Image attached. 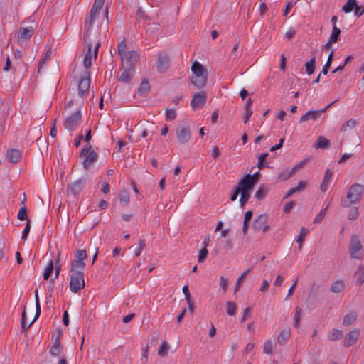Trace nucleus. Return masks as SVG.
Here are the masks:
<instances>
[{
    "label": "nucleus",
    "instance_id": "3c124183",
    "mask_svg": "<svg viewBox=\"0 0 364 364\" xmlns=\"http://www.w3.org/2000/svg\"><path fill=\"white\" fill-rule=\"evenodd\" d=\"M30 230H31V220H27V223H26V225L23 231V233H22V240H25L27 239V237L29 234V232H30Z\"/></svg>",
    "mask_w": 364,
    "mask_h": 364
},
{
    "label": "nucleus",
    "instance_id": "39448f33",
    "mask_svg": "<svg viewBox=\"0 0 364 364\" xmlns=\"http://www.w3.org/2000/svg\"><path fill=\"white\" fill-rule=\"evenodd\" d=\"M90 87V73L89 70H85L78 82V95L83 98L87 93Z\"/></svg>",
    "mask_w": 364,
    "mask_h": 364
},
{
    "label": "nucleus",
    "instance_id": "473e14b6",
    "mask_svg": "<svg viewBox=\"0 0 364 364\" xmlns=\"http://www.w3.org/2000/svg\"><path fill=\"white\" fill-rule=\"evenodd\" d=\"M333 58V50H332L331 52V53L329 54V55L328 57L327 62L323 65V69H322V70L321 72V74H323L324 75H326L328 74L329 68H330V67L331 66V64H332Z\"/></svg>",
    "mask_w": 364,
    "mask_h": 364
},
{
    "label": "nucleus",
    "instance_id": "f257e3e1",
    "mask_svg": "<svg viewBox=\"0 0 364 364\" xmlns=\"http://www.w3.org/2000/svg\"><path fill=\"white\" fill-rule=\"evenodd\" d=\"M364 193V186L355 183L353 184L347 192L346 196L341 200V205L344 208L350 207L352 205L360 202Z\"/></svg>",
    "mask_w": 364,
    "mask_h": 364
},
{
    "label": "nucleus",
    "instance_id": "aec40b11",
    "mask_svg": "<svg viewBox=\"0 0 364 364\" xmlns=\"http://www.w3.org/2000/svg\"><path fill=\"white\" fill-rule=\"evenodd\" d=\"M97 18V17L94 16H90V14H89L88 18L85 21L84 34H83V40L85 43L87 41V40L90 37V30Z\"/></svg>",
    "mask_w": 364,
    "mask_h": 364
},
{
    "label": "nucleus",
    "instance_id": "4d7b16f0",
    "mask_svg": "<svg viewBox=\"0 0 364 364\" xmlns=\"http://www.w3.org/2000/svg\"><path fill=\"white\" fill-rule=\"evenodd\" d=\"M136 16L139 19L144 18L146 20H150V18L146 15L144 11L141 8H139L136 12Z\"/></svg>",
    "mask_w": 364,
    "mask_h": 364
},
{
    "label": "nucleus",
    "instance_id": "423d86ee",
    "mask_svg": "<svg viewBox=\"0 0 364 364\" xmlns=\"http://www.w3.org/2000/svg\"><path fill=\"white\" fill-rule=\"evenodd\" d=\"M82 119V114L80 110L76 111L71 116L63 122V126L69 131H74L80 124Z\"/></svg>",
    "mask_w": 364,
    "mask_h": 364
},
{
    "label": "nucleus",
    "instance_id": "4468645a",
    "mask_svg": "<svg viewBox=\"0 0 364 364\" xmlns=\"http://www.w3.org/2000/svg\"><path fill=\"white\" fill-rule=\"evenodd\" d=\"M360 331L359 329H353L347 333L343 340V346L345 347H350L355 344L358 337L360 336Z\"/></svg>",
    "mask_w": 364,
    "mask_h": 364
},
{
    "label": "nucleus",
    "instance_id": "774afa93",
    "mask_svg": "<svg viewBox=\"0 0 364 364\" xmlns=\"http://www.w3.org/2000/svg\"><path fill=\"white\" fill-rule=\"evenodd\" d=\"M364 14V7L362 9L360 6L358 5L355 7V16L358 18L360 17Z\"/></svg>",
    "mask_w": 364,
    "mask_h": 364
},
{
    "label": "nucleus",
    "instance_id": "09e8293b",
    "mask_svg": "<svg viewBox=\"0 0 364 364\" xmlns=\"http://www.w3.org/2000/svg\"><path fill=\"white\" fill-rule=\"evenodd\" d=\"M35 296H36V314H35L33 318H38V317L41 315V306H40L39 299L38 296V290L37 289L35 291Z\"/></svg>",
    "mask_w": 364,
    "mask_h": 364
},
{
    "label": "nucleus",
    "instance_id": "9b49d317",
    "mask_svg": "<svg viewBox=\"0 0 364 364\" xmlns=\"http://www.w3.org/2000/svg\"><path fill=\"white\" fill-rule=\"evenodd\" d=\"M34 33V29L32 27H21L16 34L19 45H23L25 41L29 40Z\"/></svg>",
    "mask_w": 364,
    "mask_h": 364
},
{
    "label": "nucleus",
    "instance_id": "de8ad7c7",
    "mask_svg": "<svg viewBox=\"0 0 364 364\" xmlns=\"http://www.w3.org/2000/svg\"><path fill=\"white\" fill-rule=\"evenodd\" d=\"M46 53H45V56L44 58H43V60L39 63L38 64V67H39V69L41 68L42 65L44 63V62L48 59H50V55H51V53H52V48L50 46H46Z\"/></svg>",
    "mask_w": 364,
    "mask_h": 364
},
{
    "label": "nucleus",
    "instance_id": "79ce46f5",
    "mask_svg": "<svg viewBox=\"0 0 364 364\" xmlns=\"http://www.w3.org/2000/svg\"><path fill=\"white\" fill-rule=\"evenodd\" d=\"M237 309L236 304L231 301L227 302V314L230 316H233L235 314Z\"/></svg>",
    "mask_w": 364,
    "mask_h": 364
},
{
    "label": "nucleus",
    "instance_id": "c03bdc74",
    "mask_svg": "<svg viewBox=\"0 0 364 364\" xmlns=\"http://www.w3.org/2000/svg\"><path fill=\"white\" fill-rule=\"evenodd\" d=\"M241 197L240 199V207L243 208L245 205V203L248 201L250 197V193H246V192H240Z\"/></svg>",
    "mask_w": 364,
    "mask_h": 364
},
{
    "label": "nucleus",
    "instance_id": "ddd939ff",
    "mask_svg": "<svg viewBox=\"0 0 364 364\" xmlns=\"http://www.w3.org/2000/svg\"><path fill=\"white\" fill-rule=\"evenodd\" d=\"M255 184L251 181L250 174H246L237 183V188L241 190V192L250 193L252 190Z\"/></svg>",
    "mask_w": 364,
    "mask_h": 364
},
{
    "label": "nucleus",
    "instance_id": "2f4dec72",
    "mask_svg": "<svg viewBox=\"0 0 364 364\" xmlns=\"http://www.w3.org/2000/svg\"><path fill=\"white\" fill-rule=\"evenodd\" d=\"M269 189L264 185H262L255 193V198L257 200H263L267 196Z\"/></svg>",
    "mask_w": 364,
    "mask_h": 364
},
{
    "label": "nucleus",
    "instance_id": "5fc2aeb1",
    "mask_svg": "<svg viewBox=\"0 0 364 364\" xmlns=\"http://www.w3.org/2000/svg\"><path fill=\"white\" fill-rule=\"evenodd\" d=\"M166 117L167 120H173L176 117V112L174 109H168L166 112Z\"/></svg>",
    "mask_w": 364,
    "mask_h": 364
},
{
    "label": "nucleus",
    "instance_id": "338daca9",
    "mask_svg": "<svg viewBox=\"0 0 364 364\" xmlns=\"http://www.w3.org/2000/svg\"><path fill=\"white\" fill-rule=\"evenodd\" d=\"M286 62H287V59H286V57L284 54H282L281 55V60H280V69L284 72L285 70H286Z\"/></svg>",
    "mask_w": 364,
    "mask_h": 364
},
{
    "label": "nucleus",
    "instance_id": "6ab92c4d",
    "mask_svg": "<svg viewBox=\"0 0 364 364\" xmlns=\"http://www.w3.org/2000/svg\"><path fill=\"white\" fill-rule=\"evenodd\" d=\"M191 70L193 73V75H196L198 77H208L207 71L198 61H195L193 63L191 66Z\"/></svg>",
    "mask_w": 364,
    "mask_h": 364
},
{
    "label": "nucleus",
    "instance_id": "b1692460",
    "mask_svg": "<svg viewBox=\"0 0 364 364\" xmlns=\"http://www.w3.org/2000/svg\"><path fill=\"white\" fill-rule=\"evenodd\" d=\"M290 329L285 328L282 330L277 337V342L279 345L283 346L290 337Z\"/></svg>",
    "mask_w": 364,
    "mask_h": 364
},
{
    "label": "nucleus",
    "instance_id": "f3484780",
    "mask_svg": "<svg viewBox=\"0 0 364 364\" xmlns=\"http://www.w3.org/2000/svg\"><path fill=\"white\" fill-rule=\"evenodd\" d=\"M124 67V69L119 77L118 80L124 83H129L135 73V68L134 67Z\"/></svg>",
    "mask_w": 364,
    "mask_h": 364
},
{
    "label": "nucleus",
    "instance_id": "dca6fc26",
    "mask_svg": "<svg viewBox=\"0 0 364 364\" xmlns=\"http://www.w3.org/2000/svg\"><path fill=\"white\" fill-rule=\"evenodd\" d=\"M86 181V178L82 177L73 182L68 186L70 193L75 196L77 195L82 190Z\"/></svg>",
    "mask_w": 364,
    "mask_h": 364
},
{
    "label": "nucleus",
    "instance_id": "864d4df0",
    "mask_svg": "<svg viewBox=\"0 0 364 364\" xmlns=\"http://www.w3.org/2000/svg\"><path fill=\"white\" fill-rule=\"evenodd\" d=\"M36 320H32L31 323H27V320H21L22 332H26L35 323Z\"/></svg>",
    "mask_w": 364,
    "mask_h": 364
},
{
    "label": "nucleus",
    "instance_id": "a19ab883",
    "mask_svg": "<svg viewBox=\"0 0 364 364\" xmlns=\"http://www.w3.org/2000/svg\"><path fill=\"white\" fill-rule=\"evenodd\" d=\"M357 124L355 119H350L343 124L341 128V132H346L348 129H353Z\"/></svg>",
    "mask_w": 364,
    "mask_h": 364
},
{
    "label": "nucleus",
    "instance_id": "49530a36",
    "mask_svg": "<svg viewBox=\"0 0 364 364\" xmlns=\"http://www.w3.org/2000/svg\"><path fill=\"white\" fill-rule=\"evenodd\" d=\"M327 207L325 208H323L320 213L315 217L314 220V223H320L323 219L324 218L326 214Z\"/></svg>",
    "mask_w": 364,
    "mask_h": 364
},
{
    "label": "nucleus",
    "instance_id": "0e129e2a",
    "mask_svg": "<svg viewBox=\"0 0 364 364\" xmlns=\"http://www.w3.org/2000/svg\"><path fill=\"white\" fill-rule=\"evenodd\" d=\"M250 271L251 269H247L237 278V282H238V284H242L243 282L244 279L247 276Z\"/></svg>",
    "mask_w": 364,
    "mask_h": 364
},
{
    "label": "nucleus",
    "instance_id": "4be33fe9",
    "mask_svg": "<svg viewBox=\"0 0 364 364\" xmlns=\"http://www.w3.org/2000/svg\"><path fill=\"white\" fill-rule=\"evenodd\" d=\"M7 159L11 163H17L21 158V152L18 149H11L7 152Z\"/></svg>",
    "mask_w": 364,
    "mask_h": 364
},
{
    "label": "nucleus",
    "instance_id": "c756f323",
    "mask_svg": "<svg viewBox=\"0 0 364 364\" xmlns=\"http://www.w3.org/2000/svg\"><path fill=\"white\" fill-rule=\"evenodd\" d=\"M358 6L356 0H348L345 5L343 6L342 10L345 13H350Z\"/></svg>",
    "mask_w": 364,
    "mask_h": 364
},
{
    "label": "nucleus",
    "instance_id": "72a5a7b5",
    "mask_svg": "<svg viewBox=\"0 0 364 364\" xmlns=\"http://www.w3.org/2000/svg\"><path fill=\"white\" fill-rule=\"evenodd\" d=\"M307 232H308V231L306 230V229L304 227H303L301 228V230H300L299 235L297 238V242L299 243L298 249L299 251H301L302 250L303 242L305 240V237H306Z\"/></svg>",
    "mask_w": 364,
    "mask_h": 364
},
{
    "label": "nucleus",
    "instance_id": "c9c22d12",
    "mask_svg": "<svg viewBox=\"0 0 364 364\" xmlns=\"http://www.w3.org/2000/svg\"><path fill=\"white\" fill-rule=\"evenodd\" d=\"M268 153L262 154L258 159L257 167L259 169H262L265 167H268V163L266 162V159L268 156Z\"/></svg>",
    "mask_w": 364,
    "mask_h": 364
},
{
    "label": "nucleus",
    "instance_id": "e2e57ef3",
    "mask_svg": "<svg viewBox=\"0 0 364 364\" xmlns=\"http://www.w3.org/2000/svg\"><path fill=\"white\" fill-rule=\"evenodd\" d=\"M330 181H328L326 178H323L322 183L321 184L320 188L321 191L326 192L328 189V184L330 183Z\"/></svg>",
    "mask_w": 364,
    "mask_h": 364
},
{
    "label": "nucleus",
    "instance_id": "a878e982",
    "mask_svg": "<svg viewBox=\"0 0 364 364\" xmlns=\"http://www.w3.org/2000/svg\"><path fill=\"white\" fill-rule=\"evenodd\" d=\"M91 49H92V44L88 43L87 44V53H86V55H85L84 59H83V65H84L85 68L86 69L85 70H88V69L92 65Z\"/></svg>",
    "mask_w": 364,
    "mask_h": 364
},
{
    "label": "nucleus",
    "instance_id": "bb28decb",
    "mask_svg": "<svg viewBox=\"0 0 364 364\" xmlns=\"http://www.w3.org/2000/svg\"><path fill=\"white\" fill-rule=\"evenodd\" d=\"M316 149H328L330 147V141L323 136H319L314 145Z\"/></svg>",
    "mask_w": 364,
    "mask_h": 364
},
{
    "label": "nucleus",
    "instance_id": "69168bd1",
    "mask_svg": "<svg viewBox=\"0 0 364 364\" xmlns=\"http://www.w3.org/2000/svg\"><path fill=\"white\" fill-rule=\"evenodd\" d=\"M100 11V9L99 8L94 7V6L92 5L89 14H90V16H96L98 18Z\"/></svg>",
    "mask_w": 364,
    "mask_h": 364
},
{
    "label": "nucleus",
    "instance_id": "8fccbe9b",
    "mask_svg": "<svg viewBox=\"0 0 364 364\" xmlns=\"http://www.w3.org/2000/svg\"><path fill=\"white\" fill-rule=\"evenodd\" d=\"M358 208L356 207H354L350 210L348 215V218L349 220H355L358 218Z\"/></svg>",
    "mask_w": 364,
    "mask_h": 364
},
{
    "label": "nucleus",
    "instance_id": "cd10ccee",
    "mask_svg": "<svg viewBox=\"0 0 364 364\" xmlns=\"http://www.w3.org/2000/svg\"><path fill=\"white\" fill-rule=\"evenodd\" d=\"M343 336V331L336 328L332 329L328 333V338L331 341H336L341 339Z\"/></svg>",
    "mask_w": 364,
    "mask_h": 364
},
{
    "label": "nucleus",
    "instance_id": "4c0bfd02",
    "mask_svg": "<svg viewBox=\"0 0 364 364\" xmlns=\"http://www.w3.org/2000/svg\"><path fill=\"white\" fill-rule=\"evenodd\" d=\"M344 289V284L342 281L334 282L331 287V291L333 293H339Z\"/></svg>",
    "mask_w": 364,
    "mask_h": 364
},
{
    "label": "nucleus",
    "instance_id": "ea45409f",
    "mask_svg": "<svg viewBox=\"0 0 364 364\" xmlns=\"http://www.w3.org/2000/svg\"><path fill=\"white\" fill-rule=\"evenodd\" d=\"M169 350V345L166 341H164L158 350L159 356L164 357L168 354Z\"/></svg>",
    "mask_w": 364,
    "mask_h": 364
},
{
    "label": "nucleus",
    "instance_id": "6e6d98bb",
    "mask_svg": "<svg viewBox=\"0 0 364 364\" xmlns=\"http://www.w3.org/2000/svg\"><path fill=\"white\" fill-rule=\"evenodd\" d=\"M220 286L223 288V291L225 292L228 289V280L225 278L223 276H221L220 278Z\"/></svg>",
    "mask_w": 364,
    "mask_h": 364
},
{
    "label": "nucleus",
    "instance_id": "a18cd8bd",
    "mask_svg": "<svg viewBox=\"0 0 364 364\" xmlns=\"http://www.w3.org/2000/svg\"><path fill=\"white\" fill-rule=\"evenodd\" d=\"M208 254V252L207 248L203 247L202 250H200L199 252L198 257V262L199 263L203 262L206 259Z\"/></svg>",
    "mask_w": 364,
    "mask_h": 364
},
{
    "label": "nucleus",
    "instance_id": "a211bd4d",
    "mask_svg": "<svg viewBox=\"0 0 364 364\" xmlns=\"http://www.w3.org/2000/svg\"><path fill=\"white\" fill-rule=\"evenodd\" d=\"M268 222V216L266 214H260L253 221L252 228L256 231H260L261 228Z\"/></svg>",
    "mask_w": 364,
    "mask_h": 364
},
{
    "label": "nucleus",
    "instance_id": "37998d69",
    "mask_svg": "<svg viewBox=\"0 0 364 364\" xmlns=\"http://www.w3.org/2000/svg\"><path fill=\"white\" fill-rule=\"evenodd\" d=\"M17 217H18V219L20 220H29L28 218L27 208L25 205L20 208Z\"/></svg>",
    "mask_w": 364,
    "mask_h": 364
},
{
    "label": "nucleus",
    "instance_id": "412c9836",
    "mask_svg": "<svg viewBox=\"0 0 364 364\" xmlns=\"http://www.w3.org/2000/svg\"><path fill=\"white\" fill-rule=\"evenodd\" d=\"M63 350V346L58 338H55L50 349V354L53 356H58Z\"/></svg>",
    "mask_w": 364,
    "mask_h": 364
},
{
    "label": "nucleus",
    "instance_id": "6e6552de",
    "mask_svg": "<svg viewBox=\"0 0 364 364\" xmlns=\"http://www.w3.org/2000/svg\"><path fill=\"white\" fill-rule=\"evenodd\" d=\"M176 135L177 141L180 144H187L191 137L190 128L185 126H178L176 129Z\"/></svg>",
    "mask_w": 364,
    "mask_h": 364
},
{
    "label": "nucleus",
    "instance_id": "0eeeda50",
    "mask_svg": "<svg viewBox=\"0 0 364 364\" xmlns=\"http://www.w3.org/2000/svg\"><path fill=\"white\" fill-rule=\"evenodd\" d=\"M75 259L71 262L70 267L78 269L85 268V260L87 258V254L85 250H77L75 252Z\"/></svg>",
    "mask_w": 364,
    "mask_h": 364
},
{
    "label": "nucleus",
    "instance_id": "5701e85b",
    "mask_svg": "<svg viewBox=\"0 0 364 364\" xmlns=\"http://www.w3.org/2000/svg\"><path fill=\"white\" fill-rule=\"evenodd\" d=\"M208 77H198L196 75H193L191 77V82L198 89L203 88L207 82Z\"/></svg>",
    "mask_w": 364,
    "mask_h": 364
},
{
    "label": "nucleus",
    "instance_id": "7c9ffc66",
    "mask_svg": "<svg viewBox=\"0 0 364 364\" xmlns=\"http://www.w3.org/2000/svg\"><path fill=\"white\" fill-rule=\"evenodd\" d=\"M341 31L336 26H334L332 29V33L329 38L331 43H337L339 40Z\"/></svg>",
    "mask_w": 364,
    "mask_h": 364
},
{
    "label": "nucleus",
    "instance_id": "9d476101",
    "mask_svg": "<svg viewBox=\"0 0 364 364\" xmlns=\"http://www.w3.org/2000/svg\"><path fill=\"white\" fill-rule=\"evenodd\" d=\"M207 96L204 91L195 93L191 102V107L193 110L203 107L206 103Z\"/></svg>",
    "mask_w": 364,
    "mask_h": 364
},
{
    "label": "nucleus",
    "instance_id": "20e7f679",
    "mask_svg": "<svg viewBox=\"0 0 364 364\" xmlns=\"http://www.w3.org/2000/svg\"><path fill=\"white\" fill-rule=\"evenodd\" d=\"M362 245L358 235H354L350 237L348 253L351 259H360L363 257V254L360 252Z\"/></svg>",
    "mask_w": 364,
    "mask_h": 364
},
{
    "label": "nucleus",
    "instance_id": "c85d7f7f",
    "mask_svg": "<svg viewBox=\"0 0 364 364\" xmlns=\"http://www.w3.org/2000/svg\"><path fill=\"white\" fill-rule=\"evenodd\" d=\"M316 56H314L309 61L305 63V70L308 75L314 73L316 66Z\"/></svg>",
    "mask_w": 364,
    "mask_h": 364
},
{
    "label": "nucleus",
    "instance_id": "e433bc0d",
    "mask_svg": "<svg viewBox=\"0 0 364 364\" xmlns=\"http://www.w3.org/2000/svg\"><path fill=\"white\" fill-rule=\"evenodd\" d=\"M54 264L53 262L50 260L43 273V280H48L53 272Z\"/></svg>",
    "mask_w": 364,
    "mask_h": 364
},
{
    "label": "nucleus",
    "instance_id": "bf43d9fd",
    "mask_svg": "<svg viewBox=\"0 0 364 364\" xmlns=\"http://www.w3.org/2000/svg\"><path fill=\"white\" fill-rule=\"evenodd\" d=\"M182 291H183V294L185 295V298H186V301H189L190 300H191V294L189 292V289H188V285H185L183 287Z\"/></svg>",
    "mask_w": 364,
    "mask_h": 364
},
{
    "label": "nucleus",
    "instance_id": "680f3d73",
    "mask_svg": "<svg viewBox=\"0 0 364 364\" xmlns=\"http://www.w3.org/2000/svg\"><path fill=\"white\" fill-rule=\"evenodd\" d=\"M295 205V203L294 201H290L286 203V205L284 206V211L285 213H289L291 211V210L294 208Z\"/></svg>",
    "mask_w": 364,
    "mask_h": 364
},
{
    "label": "nucleus",
    "instance_id": "f03ea898",
    "mask_svg": "<svg viewBox=\"0 0 364 364\" xmlns=\"http://www.w3.org/2000/svg\"><path fill=\"white\" fill-rule=\"evenodd\" d=\"M117 49L123 66L134 67L135 68L136 63L139 58V55L134 50L128 49L124 39L118 44Z\"/></svg>",
    "mask_w": 364,
    "mask_h": 364
},
{
    "label": "nucleus",
    "instance_id": "13d9d810",
    "mask_svg": "<svg viewBox=\"0 0 364 364\" xmlns=\"http://www.w3.org/2000/svg\"><path fill=\"white\" fill-rule=\"evenodd\" d=\"M60 262V256L58 255L57 261L55 262V279H58L60 274L61 265L59 264Z\"/></svg>",
    "mask_w": 364,
    "mask_h": 364
},
{
    "label": "nucleus",
    "instance_id": "58836bf2",
    "mask_svg": "<svg viewBox=\"0 0 364 364\" xmlns=\"http://www.w3.org/2000/svg\"><path fill=\"white\" fill-rule=\"evenodd\" d=\"M275 346L274 341L269 339L264 343L263 350L266 354H271L273 350V347Z\"/></svg>",
    "mask_w": 364,
    "mask_h": 364
},
{
    "label": "nucleus",
    "instance_id": "052dcab7",
    "mask_svg": "<svg viewBox=\"0 0 364 364\" xmlns=\"http://www.w3.org/2000/svg\"><path fill=\"white\" fill-rule=\"evenodd\" d=\"M297 282H298V279L296 278L294 281V283L293 284L291 285V287H290V289H289L288 291V294H287V298L286 299H287L289 297H290L291 296H292V294H294V289L297 284Z\"/></svg>",
    "mask_w": 364,
    "mask_h": 364
},
{
    "label": "nucleus",
    "instance_id": "393cba45",
    "mask_svg": "<svg viewBox=\"0 0 364 364\" xmlns=\"http://www.w3.org/2000/svg\"><path fill=\"white\" fill-rule=\"evenodd\" d=\"M150 91V86L147 79H144L138 88L137 93L141 96H146Z\"/></svg>",
    "mask_w": 364,
    "mask_h": 364
},
{
    "label": "nucleus",
    "instance_id": "1a4fd4ad",
    "mask_svg": "<svg viewBox=\"0 0 364 364\" xmlns=\"http://www.w3.org/2000/svg\"><path fill=\"white\" fill-rule=\"evenodd\" d=\"M337 100H335L333 102L330 103L328 106H326L323 109L315 110V111L311 110V111L307 112L305 114L301 116V117L299 119V123H302V122H304L309 121V120L318 119Z\"/></svg>",
    "mask_w": 364,
    "mask_h": 364
},
{
    "label": "nucleus",
    "instance_id": "2eb2a0df",
    "mask_svg": "<svg viewBox=\"0 0 364 364\" xmlns=\"http://www.w3.org/2000/svg\"><path fill=\"white\" fill-rule=\"evenodd\" d=\"M83 157L85 158L82 163L83 168L86 170H88L92 168L94 163L97 161L98 159V154L95 151H92Z\"/></svg>",
    "mask_w": 364,
    "mask_h": 364
},
{
    "label": "nucleus",
    "instance_id": "f704fd0d",
    "mask_svg": "<svg viewBox=\"0 0 364 364\" xmlns=\"http://www.w3.org/2000/svg\"><path fill=\"white\" fill-rule=\"evenodd\" d=\"M120 203L123 206L127 205L129 203V194L127 191L122 190L119 192Z\"/></svg>",
    "mask_w": 364,
    "mask_h": 364
},
{
    "label": "nucleus",
    "instance_id": "7ed1b4c3",
    "mask_svg": "<svg viewBox=\"0 0 364 364\" xmlns=\"http://www.w3.org/2000/svg\"><path fill=\"white\" fill-rule=\"evenodd\" d=\"M84 269L70 267V289L73 293H77L85 286L84 279Z\"/></svg>",
    "mask_w": 364,
    "mask_h": 364
},
{
    "label": "nucleus",
    "instance_id": "603ef678",
    "mask_svg": "<svg viewBox=\"0 0 364 364\" xmlns=\"http://www.w3.org/2000/svg\"><path fill=\"white\" fill-rule=\"evenodd\" d=\"M91 149H92L91 144H90V142L87 143V144L82 149L80 154V156H86L87 154H89L90 152H91L92 151Z\"/></svg>",
    "mask_w": 364,
    "mask_h": 364
},
{
    "label": "nucleus",
    "instance_id": "f8f14e48",
    "mask_svg": "<svg viewBox=\"0 0 364 364\" xmlns=\"http://www.w3.org/2000/svg\"><path fill=\"white\" fill-rule=\"evenodd\" d=\"M169 58L166 53H160L158 55L157 70L159 73H165L169 68Z\"/></svg>",
    "mask_w": 364,
    "mask_h": 364
}]
</instances>
